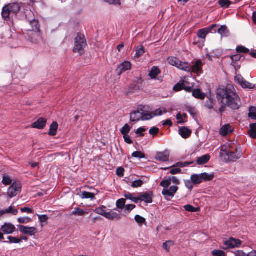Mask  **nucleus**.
Listing matches in <instances>:
<instances>
[{"instance_id": "nucleus-50", "label": "nucleus", "mask_w": 256, "mask_h": 256, "mask_svg": "<svg viewBox=\"0 0 256 256\" xmlns=\"http://www.w3.org/2000/svg\"><path fill=\"white\" fill-rule=\"evenodd\" d=\"M186 82L185 80V81H184V82L176 84L174 86V88H173L174 90L176 92H178V91H180V90H183L184 84Z\"/></svg>"}, {"instance_id": "nucleus-5", "label": "nucleus", "mask_w": 256, "mask_h": 256, "mask_svg": "<svg viewBox=\"0 0 256 256\" xmlns=\"http://www.w3.org/2000/svg\"><path fill=\"white\" fill-rule=\"evenodd\" d=\"M21 184L18 182H14L8 190V194L10 198L16 196L21 191Z\"/></svg>"}, {"instance_id": "nucleus-21", "label": "nucleus", "mask_w": 256, "mask_h": 256, "mask_svg": "<svg viewBox=\"0 0 256 256\" xmlns=\"http://www.w3.org/2000/svg\"><path fill=\"white\" fill-rule=\"evenodd\" d=\"M212 27H207L198 30L197 33L198 36L202 39H205L206 35L210 33Z\"/></svg>"}, {"instance_id": "nucleus-63", "label": "nucleus", "mask_w": 256, "mask_h": 256, "mask_svg": "<svg viewBox=\"0 0 256 256\" xmlns=\"http://www.w3.org/2000/svg\"><path fill=\"white\" fill-rule=\"evenodd\" d=\"M48 216L46 214L38 216V220L40 222H46L48 220Z\"/></svg>"}, {"instance_id": "nucleus-61", "label": "nucleus", "mask_w": 256, "mask_h": 256, "mask_svg": "<svg viewBox=\"0 0 256 256\" xmlns=\"http://www.w3.org/2000/svg\"><path fill=\"white\" fill-rule=\"evenodd\" d=\"M187 112H189L193 117H194L196 114V109L194 108L191 106H188L187 108Z\"/></svg>"}, {"instance_id": "nucleus-23", "label": "nucleus", "mask_w": 256, "mask_h": 256, "mask_svg": "<svg viewBox=\"0 0 256 256\" xmlns=\"http://www.w3.org/2000/svg\"><path fill=\"white\" fill-rule=\"evenodd\" d=\"M160 72L161 71L158 66H154L151 68L148 75L152 79L155 80Z\"/></svg>"}, {"instance_id": "nucleus-8", "label": "nucleus", "mask_w": 256, "mask_h": 256, "mask_svg": "<svg viewBox=\"0 0 256 256\" xmlns=\"http://www.w3.org/2000/svg\"><path fill=\"white\" fill-rule=\"evenodd\" d=\"M144 109H146V106H140L136 110L134 111L130 114V120L132 122H137L142 119V112Z\"/></svg>"}, {"instance_id": "nucleus-12", "label": "nucleus", "mask_w": 256, "mask_h": 256, "mask_svg": "<svg viewBox=\"0 0 256 256\" xmlns=\"http://www.w3.org/2000/svg\"><path fill=\"white\" fill-rule=\"evenodd\" d=\"M152 192H144L138 195V202H144L147 204H151L152 202Z\"/></svg>"}, {"instance_id": "nucleus-49", "label": "nucleus", "mask_w": 256, "mask_h": 256, "mask_svg": "<svg viewBox=\"0 0 256 256\" xmlns=\"http://www.w3.org/2000/svg\"><path fill=\"white\" fill-rule=\"evenodd\" d=\"M194 163V161L190 162H178L176 164V166L180 168H185Z\"/></svg>"}, {"instance_id": "nucleus-45", "label": "nucleus", "mask_w": 256, "mask_h": 256, "mask_svg": "<svg viewBox=\"0 0 256 256\" xmlns=\"http://www.w3.org/2000/svg\"><path fill=\"white\" fill-rule=\"evenodd\" d=\"M184 210L189 212H198L200 210L198 208H195L190 204H186L184 206Z\"/></svg>"}, {"instance_id": "nucleus-27", "label": "nucleus", "mask_w": 256, "mask_h": 256, "mask_svg": "<svg viewBox=\"0 0 256 256\" xmlns=\"http://www.w3.org/2000/svg\"><path fill=\"white\" fill-rule=\"evenodd\" d=\"M179 64L177 67L178 69L186 72H190V64L187 62H182L180 61V64Z\"/></svg>"}, {"instance_id": "nucleus-47", "label": "nucleus", "mask_w": 256, "mask_h": 256, "mask_svg": "<svg viewBox=\"0 0 256 256\" xmlns=\"http://www.w3.org/2000/svg\"><path fill=\"white\" fill-rule=\"evenodd\" d=\"M144 184V182L141 180H134L131 183L130 186L133 188H137L140 187Z\"/></svg>"}, {"instance_id": "nucleus-51", "label": "nucleus", "mask_w": 256, "mask_h": 256, "mask_svg": "<svg viewBox=\"0 0 256 256\" xmlns=\"http://www.w3.org/2000/svg\"><path fill=\"white\" fill-rule=\"evenodd\" d=\"M171 184L170 179L162 180L160 183V186H162L164 188L168 189V187Z\"/></svg>"}, {"instance_id": "nucleus-59", "label": "nucleus", "mask_w": 256, "mask_h": 256, "mask_svg": "<svg viewBox=\"0 0 256 256\" xmlns=\"http://www.w3.org/2000/svg\"><path fill=\"white\" fill-rule=\"evenodd\" d=\"M136 208L134 204H126L124 208L125 213L129 214L131 210Z\"/></svg>"}, {"instance_id": "nucleus-29", "label": "nucleus", "mask_w": 256, "mask_h": 256, "mask_svg": "<svg viewBox=\"0 0 256 256\" xmlns=\"http://www.w3.org/2000/svg\"><path fill=\"white\" fill-rule=\"evenodd\" d=\"M218 32L221 35L222 37H226L228 35L229 31L226 26H221L218 29Z\"/></svg>"}, {"instance_id": "nucleus-40", "label": "nucleus", "mask_w": 256, "mask_h": 256, "mask_svg": "<svg viewBox=\"0 0 256 256\" xmlns=\"http://www.w3.org/2000/svg\"><path fill=\"white\" fill-rule=\"evenodd\" d=\"M215 102L216 101L213 98H208L205 102L204 106L210 110L214 108Z\"/></svg>"}, {"instance_id": "nucleus-57", "label": "nucleus", "mask_w": 256, "mask_h": 256, "mask_svg": "<svg viewBox=\"0 0 256 256\" xmlns=\"http://www.w3.org/2000/svg\"><path fill=\"white\" fill-rule=\"evenodd\" d=\"M212 254L214 256H226L224 252L218 250H216L212 251Z\"/></svg>"}, {"instance_id": "nucleus-9", "label": "nucleus", "mask_w": 256, "mask_h": 256, "mask_svg": "<svg viewBox=\"0 0 256 256\" xmlns=\"http://www.w3.org/2000/svg\"><path fill=\"white\" fill-rule=\"evenodd\" d=\"M242 241L238 239L230 238L228 240L224 242L226 248H238L242 244Z\"/></svg>"}, {"instance_id": "nucleus-14", "label": "nucleus", "mask_w": 256, "mask_h": 256, "mask_svg": "<svg viewBox=\"0 0 256 256\" xmlns=\"http://www.w3.org/2000/svg\"><path fill=\"white\" fill-rule=\"evenodd\" d=\"M131 69V64L128 61H124L121 63L118 67L116 72L120 76L123 72Z\"/></svg>"}, {"instance_id": "nucleus-37", "label": "nucleus", "mask_w": 256, "mask_h": 256, "mask_svg": "<svg viewBox=\"0 0 256 256\" xmlns=\"http://www.w3.org/2000/svg\"><path fill=\"white\" fill-rule=\"evenodd\" d=\"M250 128L248 132L250 136L253 138H256V123L250 124Z\"/></svg>"}, {"instance_id": "nucleus-7", "label": "nucleus", "mask_w": 256, "mask_h": 256, "mask_svg": "<svg viewBox=\"0 0 256 256\" xmlns=\"http://www.w3.org/2000/svg\"><path fill=\"white\" fill-rule=\"evenodd\" d=\"M234 80L244 88L253 89L255 88L254 84L246 81L240 74H237L234 78Z\"/></svg>"}, {"instance_id": "nucleus-10", "label": "nucleus", "mask_w": 256, "mask_h": 256, "mask_svg": "<svg viewBox=\"0 0 256 256\" xmlns=\"http://www.w3.org/2000/svg\"><path fill=\"white\" fill-rule=\"evenodd\" d=\"M241 154H237L232 150L229 154H228L222 159L226 162H235L240 158Z\"/></svg>"}, {"instance_id": "nucleus-31", "label": "nucleus", "mask_w": 256, "mask_h": 256, "mask_svg": "<svg viewBox=\"0 0 256 256\" xmlns=\"http://www.w3.org/2000/svg\"><path fill=\"white\" fill-rule=\"evenodd\" d=\"M88 212L86 210L80 209L78 208H75L74 210L72 211V214L74 216H83L88 214Z\"/></svg>"}, {"instance_id": "nucleus-26", "label": "nucleus", "mask_w": 256, "mask_h": 256, "mask_svg": "<svg viewBox=\"0 0 256 256\" xmlns=\"http://www.w3.org/2000/svg\"><path fill=\"white\" fill-rule=\"evenodd\" d=\"M210 156L209 154H206L197 158L196 162L198 164H204L208 162Z\"/></svg>"}, {"instance_id": "nucleus-53", "label": "nucleus", "mask_w": 256, "mask_h": 256, "mask_svg": "<svg viewBox=\"0 0 256 256\" xmlns=\"http://www.w3.org/2000/svg\"><path fill=\"white\" fill-rule=\"evenodd\" d=\"M130 126L128 124H126L122 128V130H120V132L123 135H126L127 134L130 132Z\"/></svg>"}, {"instance_id": "nucleus-46", "label": "nucleus", "mask_w": 256, "mask_h": 256, "mask_svg": "<svg viewBox=\"0 0 256 256\" xmlns=\"http://www.w3.org/2000/svg\"><path fill=\"white\" fill-rule=\"evenodd\" d=\"M106 208V206H102V207L96 208L94 212L96 214L102 215L106 218V213H107V212H106L105 210Z\"/></svg>"}, {"instance_id": "nucleus-11", "label": "nucleus", "mask_w": 256, "mask_h": 256, "mask_svg": "<svg viewBox=\"0 0 256 256\" xmlns=\"http://www.w3.org/2000/svg\"><path fill=\"white\" fill-rule=\"evenodd\" d=\"M178 190V188L177 186H172L169 189L164 188L162 191V194L166 199H168V198H173Z\"/></svg>"}, {"instance_id": "nucleus-44", "label": "nucleus", "mask_w": 256, "mask_h": 256, "mask_svg": "<svg viewBox=\"0 0 256 256\" xmlns=\"http://www.w3.org/2000/svg\"><path fill=\"white\" fill-rule=\"evenodd\" d=\"M218 4L222 8H228L232 2L230 0H219Z\"/></svg>"}, {"instance_id": "nucleus-4", "label": "nucleus", "mask_w": 256, "mask_h": 256, "mask_svg": "<svg viewBox=\"0 0 256 256\" xmlns=\"http://www.w3.org/2000/svg\"><path fill=\"white\" fill-rule=\"evenodd\" d=\"M146 110L144 109L143 112H142L141 120L142 121L150 120L154 116H160L167 112V110L164 108H160L150 113H146Z\"/></svg>"}, {"instance_id": "nucleus-35", "label": "nucleus", "mask_w": 256, "mask_h": 256, "mask_svg": "<svg viewBox=\"0 0 256 256\" xmlns=\"http://www.w3.org/2000/svg\"><path fill=\"white\" fill-rule=\"evenodd\" d=\"M191 180L194 184H197L201 183L202 181L200 174H194L191 176Z\"/></svg>"}, {"instance_id": "nucleus-55", "label": "nucleus", "mask_w": 256, "mask_h": 256, "mask_svg": "<svg viewBox=\"0 0 256 256\" xmlns=\"http://www.w3.org/2000/svg\"><path fill=\"white\" fill-rule=\"evenodd\" d=\"M104 2L110 5H118L120 6L121 5L120 0H104Z\"/></svg>"}, {"instance_id": "nucleus-18", "label": "nucleus", "mask_w": 256, "mask_h": 256, "mask_svg": "<svg viewBox=\"0 0 256 256\" xmlns=\"http://www.w3.org/2000/svg\"><path fill=\"white\" fill-rule=\"evenodd\" d=\"M232 150V148L231 144L227 142L221 146V150L220 152V156L222 158L228 154L230 152V151Z\"/></svg>"}, {"instance_id": "nucleus-41", "label": "nucleus", "mask_w": 256, "mask_h": 256, "mask_svg": "<svg viewBox=\"0 0 256 256\" xmlns=\"http://www.w3.org/2000/svg\"><path fill=\"white\" fill-rule=\"evenodd\" d=\"M12 179L11 178L10 176L6 174H4L2 176V183L5 185V186H8L10 184H12Z\"/></svg>"}, {"instance_id": "nucleus-64", "label": "nucleus", "mask_w": 256, "mask_h": 256, "mask_svg": "<svg viewBox=\"0 0 256 256\" xmlns=\"http://www.w3.org/2000/svg\"><path fill=\"white\" fill-rule=\"evenodd\" d=\"M235 256H246V254L242 250H238L234 252Z\"/></svg>"}, {"instance_id": "nucleus-58", "label": "nucleus", "mask_w": 256, "mask_h": 256, "mask_svg": "<svg viewBox=\"0 0 256 256\" xmlns=\"http://www.w3.org/2000/svg\"><path fill=\"white\" fill-rule=\"evenodd\" d=\"M31 220L29 217H20L18 218V222L20 224H28Z\"/></svg>"}, {"instance_id": "nucleus-33", "label": "nucleus", "mask_w": 256, "mask_h": 256, "mask_svg": "<svg viewBox=\"0 0 256 256\" xmlns=\"http://www.w3.org/2000/svg\"><path fill=\"white\" fill-rule=\"evenodd\" d=\"M126 200L124 198H120L116 202V206L119 209L118 210L119 212H122V210L124 208L126 204Z\"/></svg>"}, {"instance_id": "nucleus-20", "label": "nucleus", "mask_w": 256, "mask_h": 256, "mask_svg": "<svg viewBox=\"0 0 256 256\" xmlns=\"http://www.w3.org/2000/svg\"><path fill=\"white\" fill-rule=\"evenodd\" d=\"M178 134L184 138H187L190 136L192 134V130L184 126L180 128L178 130Z\"/></svg>"}, {"instance_id": "nucleus-2", "label": "nucleus", "mask_w": 256, "mask_h": 256, "mask_svg": "<svg viewBox=\"0 0 256 256\" xmlns=\"http://www.w3.org/2000/svg\"><path fill=\"white\" fill-rule=\"evenodd\" d=\"M20 10V6L18 3L13 2L4 6L2 9V16L6 21L10 20L11 14H16Z\"/></svg>"}, {"instance_id": "nucleus-30", "label": "nucleus", "mask_w": 256, "mask_h": 256, "mask_svg": "<svg viewBox=\"0 0 256 256\" xmlns=\"http://www.w3.org/2000/svg\"><path fill=\"white\" fill-rule=\"evenodd\" d=\"M136 54L134 58H138L142 56L145 52L144 48L142 46H139L135 49Z\"/></svg>"}, {"instance_id": "nucleus-28", "label": "nucleus", "mask_w": 256, "mask_h": 256, "mask_svg": "<svg viewBox=\"0 0 256 256\" xmlns=\"http://www.w3.org/2000/svg\"><path fill=\"white\" fill-rule=\"evenodd\" d=\"M18 210L17 209L14 208L12 206H10L8 208L2 210L0 211V214L1 215L4 214H12L14 216H16L18 214Z\"/></svg>"}, {"instance_id": "nucleus-24", "label": "nucleus", "mask_w": 256, "mask_h": 256, "mask_svg": "<svg viewBox=\"0 0 256 256\" xmlns=\"http://www.w3.org/2000/svg\"><path fill=\"white\" fill-rule=\"evenodd\" d=\"M106 218L112 220H119L121 218V216L120 214L116 212L110 210V212H107Z\"/></svg>"}, {"instance_id": "nucleus-56", "label": "nucleus", "mask_w": 256, "mask_h": 256, "mask_svg": "<svg viewBox=\"0 0 256 256\" xmlns=\"http://www.w3.org/2000/svg\"><path fill=\"white\" fill-rule=\"evenodd\" d=\"M132 156L134 158H138L142 159L144 158V154L140 152H134L132 154Z\"/></svg>"}, {"instance_id": "nucleus-62", "label": "nucleus", "mask_w": 256, "mask_h": 256, "mask_svg": "<svg viewBox=\"0 0 256 256\" xmlns=\"http://www.w3.org/2000/svg\"><path fill=\"white\" fill-rule=\"evenodd\" d=\"M124 170L122 167H120L116 170V174L120 177H123L124 175Z\"/></svg>"}, {"instance_id": "nucleus-15", "label": "nucleus", "mask_w": 256, "mask_h": 256, "mask_svg": "<svg viewBox=\"0 0 256 256\" xmlns=\"http://www.w3.org/2000/svg\"><path fill=\"white\" fill-rule=\"evenodd\" d=\"M202 64L201 60H196L192 66H190V72L197 75H200L202 72Z\"/></svg>"}, {"instance_id": "nucleus-1", "label": "nucleus", "mask_w": 256, "mask_h": 256, "mask_svg": "<svg viewBox=\"0 0 256 256\" xmlns=\"http://www.w3.org/2000/svg\"><path fill=\"white\" fill-rule=\"evenodd\" d=\"M216 96L220 103L233 110H238L240 107V98L232 85H227L225 88L218 89Z\"/></svg>"}, {"instance_id": "nucleus-48", "label": "nucleus", "mask_w": 256, "mask_h": 256, "mask_svg": "<svg viewBox=\"0 0 256 256\" xmlns=\"http://www.w3.org/2000/svg\"><path fill=\"white\" fill-rule=\"evenodd\" d=\"M134 219L140 226H142L143 224L146 222V219L140 215H136Z\"/></svg>"}, {"instance_id": "nucleus-52", "label": "nucleus", "mask_w": 256, "mask_h": 256, "mask_svg": "<svg viewBox=\"0 0 256 256\" xmlns=\"http://www.w3.org/2000/svg\"><path fill=\"white\" fill-rule=\"evenodd\" d=\"M8 239L9 240V242L10 244H18L21 242L20 238L9 236L8 237Z\"/></svg>"}, {"instance_id": "nucleus-54", "label": "nucleus", "mask_w": 256, "mask_h": 256, "mask_svg": "<svg viewBox=\"0 0 256 256\" xmlns=\"http://www.w3.org/2000/svg\"><path fill=\"white\" fill-rule=\"evenodd\" d=\"M236 50L240 53L247 54L249 52V50L244 46H237Z\"/></svg>"}, {"instance_id": "nucleus-16", "label": "nucleus", "mask_w": 256, "mask_h": 256, "mask_svg": "<svg viewBox=\"0 0 256 256\" xmlns=\"http://www.w3.org/2000/svg\"><path fill=\"white\" fill-rule=\"evenodd\" d=\"M155 158L157 160L160 162H168L170 158V152L168 150L158 152L156 154Z\"/></svg>"}, {"instance_id": "nucleus-6", "label": "nucleus", "mask_w": 256, "mask_h": 256, "mask_svg": "<svg viewBox=\"0 0 256 256\" xmlns=\"http://www.w3.org/2000/svg\"><path fill=\"white\" fill-rule=\"evenodd\" d=\"M19 231L23 234L28 236H34L38 232V230L36 228L28 226L22 225L18 226Z\"/></svg>"}, {"instance_id": "nucleus-38", "label": "nucleus", "mask_w": 256, "mask_h": 256, "mask_svg": "<svg viewBox=\"0 0 256 256\" xmlns=\"http://www.w3.org/2000/svg\"><path fill=\"white\" fill-rule=\"evenodd\" d=\"M30 24L32 28V31H35L36 32V34L38 35L40 32V28L38 26V22L37 20H34L30 22Z\"/></svg>"}, {"instance_id": "nucleus-17", "label": "nucleus", "mask_w": 256, "mask_h": 256, "mask_svg": "<svg viewBox=\"0 0 256 256\" xmlns=\"http://www.w3.org/2000/svg\"><path fill=\"white\" fill-rule=\"evenodd\" d=\"M1 230L5 234H12L16 230V227L10 223H6L2 226Z\"/></svg>"}, {"instance_id": "nucleus-36", "label": "nucleus", "mask_w": 256, "mask_h": 256, "mask_svg": "<svg viewBox=\"0 0 256 256\" xmlns=\"http://www.w3.org/2000/svg\"><path fill=\"white\" fill-rule=\"evenodd\" d=\"M175 244L174 242L172 240H169L166 241L162 244V248L166 252L170 251V248Z\"/></svg>"}, {"instance_id": "nucleus-3", "label": "nucleus", "mask_w": 256, "mask_h": 256, "mask_svg": "<svg viewBox=\"0 0 256 256\" xmlns=\"http://www.w3.org/2000/svg\"><path fill=\"white\" fill-rule=\"evenodd\" d=\"M86 40L85 36L82 34H78L74 40V46L73 51L82 55L84 52V48L86 46Z\"/></svg>"}, {"instance_id": "nucleus-19", "label": "nucleus", "mask_w": 256, "mask_h": 256, "mask_svg": "<svg viewBox=\"0 0 256 256\" xmlns=\"http://www.w3.org/2000/svg\"><path fill=\"white\" fill-rule=\"evenodd\" d=\"M46 123V120L42 118H38L36 122H34L32 126V128H38L39 130L43 128Z\"/></svg>"}, {"instance_id": "nucleus-22", "label": "nucleus", "mask_w": 256, "mask_h": 256, "mask_svg": "<svg viewBox=\"0 0 256 256\" xmlns=\"http://www.w3.org/2000/svg\"><path fill=\"white\" fill-rule=\"evenodd\" d=\"M192 96L196 98L203 100L206 97V94L201 92L199 88L194 89L192 93Z\"/></svg>"}, {"instance_id": "nucleus-42", "label": "nucleus", "mask_w": 256, "mask_h": 256, "mask_svg": "<svg viewBox=\"0 0 256 256\" xmlns=\"http://www.w3.org/2000/svg\"><path fill=\"white\" fill-rule=\"evenodd\" d=\"M248 116L252 120H256V107L252 106L250 108Z\"/></svg>"}, {"instance_id": "nucleus-13", "label": "nucleus", "mask_w": 256, "mask_h": 256, "mask_svg": "<svg viewBox=\"0 0 256 256\" xmlns=\"http://www.w3.org/2000/svg\"><path fill=\"white\" fill-rule=\"evenodd\" d=\"M234 131V128L230 124H226L220 128L219 134L220 136H225L232 133Z\"/></svg>"}, {"instance_id": "nucleus-34", "label": "nucleus", "mask_w": 256, "mask_h": 256, "mask_svg": "<svg viewBox=\"0 0 256 256\" xmlns=\"http://www.w3.org/2000/svg\"><path fill=\"white\" fill-rule=\"evenodd\" d=\"M202 181H210L214 178V173L208 174L204 172L200 174Z\"/></svg>"}, {"instance_id": "nucleus-32", "label": "nucleus", "mask_w": 256, "mask_h": 256, "mask_svg": "<svg viewBox=\"0 0 256 256\" xmlns=\"http://www.w3.org/2000/svg\"><path fill=\"white\" fill-rule=\"evenodd\" d=\"M58 128V124L56 122H53L50 125L48 134L50 136H54L56 135Z\"/></svg>"}, {"instance_id": "nucleus-39", "label": "nucleus", "mask_w": 256, "mask_h": 256, "mask_svg": "<svg viewBox=\"0 0 256 256\" xmlns=\"http://www.w3.org/2000/svg\"><path fill=\"white\" fill-rule=\"evenodd\" d=\"M124 196L126 199L130 200L135 203L138 202V196H134L133 194L130 192H127L124 194Z\"/></svg>"}, {"instance_id": "nucleus-60", "label": "nucleus", "mask_w": 256, "mask_h": 256, "mask_svg": "<svg viewBox=\"0 0 256 256\" xmlns=\"http://www.w3.org/2000/svg\"><path fill=\"white\" fill-rule=\"evenodd\" d=\"M232 62L233 64H234L238 61H239L242 58V56L240 54H237L233 56H230Z\"/></svg>"}, {"instance_id": "nucleus-43", "label": "nucleus", "mask_w": 256, "mask_h": 256, "mask_svg": "<svg viewBox=\"0 0 256 256\" xmlns=\"http://www.w3.org/2000/svg\"><path fill=\"white\" fill-rule=\"evenodd\" d=\"M168 63L173 66L178 67V64H180V60L174 57H171L168 58Z\"/></svg>"}, {"instance_id": "nucleus-25", "label": "nucleus", "mask_w": 256, "mask_h": 256, "mask_svg": "<svg viewBox=\"0 0 256 256\" xmlns=\"http://www.w3.org/2000/svg\"><path fill=\"white\" fill-rule=\"evenodd\" d=\"M78 195L82 199H90L92 200L95 199L96 194L94 193L86 191H83L80 194H78Z\"/></svg>"}]
</instances>
